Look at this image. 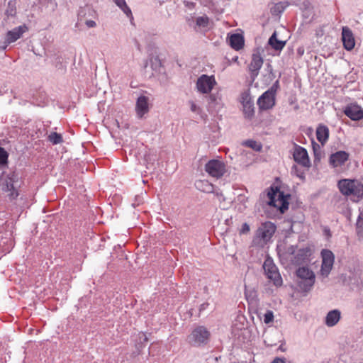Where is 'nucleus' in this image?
Segmentation results:
<instances>
[{"instance_id":"obj_50","label":"nucleus","mask_w":363,"mask_h":363,"mask_svg":"<svg viewBox=\"0 0 363 363\" xmlns=\"http://www.w3.org/2000/svg\"><path fill=\"white\" fill-rule=\"evenodd\" d=\"M210 98H211L212 100H214V99H215V98H214V97H213L212 96H210Z\"/></svg>"},{"instance_id":"obj_8","label":"nucleus","mask_w":363,"mask_h":363,"mask_svg":"<svg viewBox=\"0 0 363 363\" xmlns=\"http://www.w3.org/2000/svg\"><path fill=\"white\" fill-rule=\"evenodd\" d=\"M320 257L322 263L319 273L323 277H328L333 268L335 255L331 250L323 249L320 252Z\"/></svg>"},{"instance_id":"obj_39","label":"nucleus","mask_w":363,"mask_h":363,"mask_svg":"<svg viewBox=\"0 0 363 363\" xmlns=\"http://www.w3.org/2000/svg\"><path fill=\"white\" fill-rule=\"evenodd\" d=\"M311 143L314 153V163H315L316 160H318V144L314 141L313 139L311 140Z\"/></svg>"},{"instance_id":"obj_16","label":"nucleus","mask_w":363,"mask_h":363,"mask_svg":"<svg viewBox=\"0 0 363 363\" xmlns=\"http://www.w3.org/2000/svg\"><path fill=\"white\" fill-rule=\"evenodd\" d=\"M257 104L262 110L272 108L275 104V97L269 91H265L258 99Z\"/></svg>"},{"instance_id":"obj_45","label":"nucleus","mask_w":363,"mask_h":363,"mask_svg":"<svg viewBox=\"0 0 363 363\" xmlns=\"http://www.w3.org/2000/svg\"><path fill=\"white\" fill-rule=\"evenodd\" d=\"M272 363H285L284 360L281 358H275Z\"/></svg>"},{"instance_id":"obj_11","label":"nucleus","mask_w":363,"mask_h":363,"mask_svg":"<svg viewBox=\"0 0 363 363\" xmlns=\"http://www.w3.org/2000/svg\"><path fill=\"white\" fill-rule=\"evenodd\" d=\"M263 62V58L259 52L252 54L251 62L248 65V72L252 82L257 77Z\"/></svg>"},{"instance_id":"obj_4","label":"nucleus","mask_w":363,"mask_h":363,"mask_svg":"<svg viewBox=\"0 0 363 363\" xmlns=\"http://www.w3.org/2000/svg\"><path fill=\"white\" fill-rule=\"evenodd\" d=\"M269 198L268 204L277 208L281 213H284L289 208V194L285 195L278 187H271L267 193Z\"/></svg>"},{"instance_id":"obj_29","label":"nucleus","mask_w":363,"mask_h":363,"mask_svg":"<svg viewBox=\"0 0 363 363\" xmlns=\"http://www.w3.org/2000/svg\"><path fill=\"white\" fill-rule=\"evenodd\" d=\"M48 140L53 145L60 144L63 141L61 134L56 132L51 133L48 136Z\"/></svg>"},{"instance_id":"obj_7","label":"nucleus","mask_w":363,"mask_h":363,"mask_svg":"<svg viewBox=\"0 0 363 363\" xmlns=\"http://www.w3.org/2000/svg\"><path fill=\"white\" fill-rule=\"evenodd\" d=\"M287 253L290 256V260L293 264L301 265L308 259L311 250L307 247L298 249L296 246L291 245L288 247Z\"/></svg>"},{"instance_id":"obj_1","label":"nucleus","mask_w":363,"mask_h":363,"mask_svg":"<svg viewBox=\"0 0 363 363\" xmlns=\"http://www.w3.org/2000/svg\"><path fill=\"white\" fill-rule=\"evenodd\" d=\"M19 175L16 172H11L8 174L3 172L0 175V189L2 192L7 193L10 201L16 199L19 196Z\"/></svg>"},{"instance_id":"obj_19","label":"nucleus","mask_w":363,"mask_h":363,"mask_svg":"<svg viewBox=\"0 0 363 363\" xmlns=\"http://www.w3.org/2000/svg\"><path fill=\"white\" fill-rule=\"evenodd\" d=\"M342 40L344 48L347 50H351L354 48L355 42L352 30L348 27H343L342 30Z\"/></svg>"},{"instance_id":"obj_18","label":"nucleus","mask_w":363,"mask_h":363,"mask_svg":"<svg viewBox=\"0 0 363 363\" xmlns=\"http://www.w3.org/2000/svg\"><path fill=\"white\" fill-rule=\"evenodd\" d=\"M135 111L139 118H143L149 111V98L147 96L142 95L138 98Z\"/></svg>"},{"instance_id":"obj_23","label":"nucleus","mask_w":363,"mask_h":363,"mask_svg":"<svg viewBox=\"0 0 363 363\" xmlns=\"http://www.w3.org/2000/svg\"><path fill=\"white\" fill-rule=\"evenodd\" d=\"M340 319V312L337 310H333L330 311L325 317V324L328 327H333L335 325Z\"/></svg>"},{"instance_id":"obj_37","label":"nucleus","mask_w":363,"mask_h":363,"mask_svg":"<svg viewBox=\"0 0 363 363\" xmlns=\"http://www.w3.org/2000/svg\"><path fill=\"white\" fill-rule=\"evenodd\" d=\"M189 104H190V109L192 112L200 113V112L201 111L200 107H199L194 101H190Z\"/></svg>"},{"instance_id":"obj_26","label":"nucleus","mask_w":363,"mask_h":363,"mask_svg":"<svg viewBox=\"0 0 363 363\" xmlns=\"http://www.w3.org/2000/svg\"><path fill=\"white\" fill-rule=\"evenodd\" d=\"M116 6L128 16L133 17L132 12L129 6L127 5L125 0H113Z\"/></svg>"},{"instance_id":"obj_33","label":"nucleus","mask_w":363,"mask_h":363,"mask_svg":"<svg viewBox=\"0 0 363 363\" xmlns=\"http://www.w3.org/2000/svg\"><path fill=\"white\" fill-rule=\"evenodd\" d=\"M356 228L358 235L363 233V218L360 216L357 220Z\"/></svg>"},{"instance_id":"obj_22","label":"nucleus","mask_w":363,"mask_h":363,"mask_svg":"<svg viewBox=\"0 0 363 363\" xmlns=\"http://www.w3.org/2000/svg\"><path fill=\"white\" fill-rule=\"evenodd\" d=\"M229 43L231 48L235 50H239L244 46V38L242 35L235 33L230 35L229 38Z\"/></svg>"},{"instance_id":"obj_46","label":"nucleus","mask_w":363,"mask_h":363,"mask_svg":"<svg viewBox=\"0 0 363 363\" xmlns=\"http://www.w3.org/2000/svg\"><path fill=\"white\" fill-rule=\"evenodd\" d=\"M186 21H187L189 26H192V23L194 22L193 17L187 18H186Z\"/></svg>"},{"instance_id":"obj_51","label":"nucleus","mask_w":363,"mask_h":363,"mask_svg":"<svg viewBox=\"0 0 363 363\" xmlns=\"http://www.w3.org/2000/svg\"><path fill=\"white\" fill-rule=\"evenodd\" d=\"M268 67H269L272 69V66L269 64H268Z\"/></svg>"},{"instance_id":"obj_24","label":"nucleus","mask_w":363,"mask_h":363,"mask_svg":"<svg viewBox=\"0 0 363 363\" xmlns=\"http://www.w3.org/2000/svg\"><path fill=\"white\" fill-rule=\"evenodd\" d=\"M196 188L206 193L214 192V186L207 181H198L196 183Z\"/></svg>"},{"instance_id":"obj_25","label":"nucleus","mask_w":363,"mask_h":363,"mask_svg":"<svg viewBox=\"0 0 363 363\" xmlns=\"http://www.w3.org/2000/svg\"><path fill=\"white\" fill-rule=\"evenodd\" d=\"M329 138V129L324 125H319V143L322 145L328 141Z\"/></svg>"},{"instance_id":"obj_2","label":"nucleus","mask_w":363,"mask_h":363,"mask_svg":"<svg viewBox=\"0 0 363 363\" xmlns=\"http://www.w3.org/2000/svg\"><path fill=\"white\" fill-rule=\"evenodd\" d=\"M340 192L358 202L363 198V184L357 180L341 179L337 184Z\"/></svg>"},{"instance_id":"obj_27","label":"nucleus","mask_w":363,"mask_h":363,"mask_svg":"<svg viewBox=\"0 0 363 363\" xmlns=\"http://www.w3.org/2000/svg\"><path fill=\"white\" fill-rule=\"evenodd\" d=\"M209 18L206 15L199 16L196 18V25L194 26V28H196V27L199 28H208L209 25Z\"/></svg>"},{"instance_id":"obj_12","label":"nucleus","mask_w":363,"mask_h":363,"mask_svg":"<svg viewBox=\"0 0 363 363\" xmlns=\"http://www.w3.org/2000/svg\"><path fill=\"white\" fill-rule=\"evenodd\" d=\"M27 30V27L23 26H19L13 28L11 30H9L6 33L5 42L2 46H0V50H4L7 46L18 39H19L22 35Z\"/></svg>"},{"instance_id":"obj_48","label":"nucleus","mask_w":363,"mask_h":363,"mask_svg":"<svg viewBox=\"0 0 363 363\" xmlns=\"http://www.w3.org/2000/svg\"><path fill=\"white\" fill-rule=\"evenodd\" d=\"M315 133V135H316V138L318 139V128H316Z\"/></svg>"},{"instance_id":"obj_14","label":"nucleus","mask_w":363,"mask_h":363,"mask_svg":"<svg viewBox=\"0 0 363 363\" xmlns=\"http://www.w3.org/2000/svg\"><path fill=\"white\" fill-rule=\"evenodd\" d=\"M294 159L297 164L303 167H308L310 166V160L306 150L301 146L295 147Z\"/></svg>"},{"instance_id":"obj_49","label":"nucleus","mask_w":363,"mask_h":363,"mask_svg":"<svg viewBox=\"0 0 363 363\" xmlns=\"http://www.w3.org/2000/svg\"><path fill=\"white\" fill-rule=\"evenodd\" d=\"M144 341H145V342L147 341V338L145 335H144Z\"/></svg>"},{"instance_id":"obj_15","label":"nucleus","mask_w":363,"mask_h":363,"mask_svg":"<svg viewBox=\"0 0 363 363\" xmlns=\"http://www.w3.org/2000/svg\"><path fill=\"white\" fill-rule=\"evenodd\" d=\"M242 104L245 116L251 118L255 113V107L253 101L249 94L246 92L242 94Z\"/></svg>"},{"instance_id":"obj_17","label":"nucleus","mask_w":363,"mask_h":363,"mask_svg":"<svg viewBox=\"0 0 363 363\" xmlns=\"http://www.w3.org/2000/svg\"><path fill=\"white\" fill-rule=\"evenodd\" d=\"M344 113L352 121H359L363 118V109L356 104L347 106Z\"/></svg>"},{"instance_id":"obj_35","label":"nucleus","mask_w":363,"mask_h":363,"mask_svg":"<svg viewBox=\"0 0 363 363\" xmlns=\"http://www.w3.org/2000/svg\"><path fill=\"white\" fill-rule=\"evenodd\" d=\"M16 13V9L11 1L9 2L8 9L6 11V14L8 16H13Z\"/></svg>"},{"instance_id":"obj_9","label":"nucleus","mask_w":363,"mask_h":363,"mask_svg":"<svg viewBox=\"0 0 363 363\" xmlns=\"http://www.w3.org/2000/svg\"><path fill=\"white\" fill-rule=\"evenodd\" d=\"M263 269L268 279L272 280L275 286H279L282 284V279L279 272L278 268L271 257H267L264 260Z\"/></svg>"},{"instance_id":"obj_3","label":"nucleus","mask_w":363,"mask_h":363,"mask_svg":"<svg viewBox=\"0 0 363 363\" xmlns=\"http://www.w3.org/2000/svg\"><path fill=\"white\" fill-rule=\"evenodd\" d=\"M276 225L272 222L262 223L257 228L252 240L255 246H264L271 240L276 231Z\"/></svg>"},{"instance_id":"obj_31","label":"nucleus","mask_w":363,"mask_h":363,"mask_svg":"<svg viewBox=\"0 0 363 363\" xmlns=\"http://www.w3.org/2000/svg\"><path fill=\"white\" fill-rule=\"evenodd\" d=\"M303 167H298V164H294L291 167V174H295L299 178H303V171L301 169Z\"/></svg>"},{"instance_id":"obj_38","label":"nucleus","mask_w":363,"mask_h":363,"mask_svg":"<svg viewBox=\"0 0 363 363\" xmlns=\"http://www.w3.org/2000/svg\"><path fill=\"white\" fill-rule=\"evenodd\" d=\"M323 234L325 237V240L327 241H329L330 238L332 236L330 228L326 226H324L323 228Z\"/></svg>"},{"instance_id":"obj_28","label":"nucleus","mask_w":363,"mask_h":363,"mask_svg":"<svg viewBox=\"0 0 363 363\" xmlns=\"http://www.w3.org/2000/svg\"><path fill=\"white\" fill-rule=\"evenodd\" d=\"M9 156V152L4 147L0 146V169L8 166Z\"/></svg>"},{"instance_id":"obj_32","label":"nucleus","mask_w":363,"mask_h":363,"mask_svg":"<svg viewBox=\"0 0 363 363\" xmlns=\"http://www.w3.org/2000/svg\"><path fill=\"white\" fill-rule=\"evenodd\" d=\"M264 323L265 324H270L273 322L274 320V313L272 311H267V312L264 313Z\"/></svg>"},{"instance_id":"obj_43","label":"nucleus","mask_w":363,"mask_h":363,"mask_svg":"<svg viewBox=\"0 0 363 363\" xmlns=\"http://www.w3.org/2000/svg\"><path fill=\"white\" fill-rule=\"evenodd\" d=\"M209 303L206 302V303H202L200 307H199V311H204L206 309V308L208 306Z\"/></svg>"},{"instance_id":"obj_20","label":"nucleus","mask_w":363,"mask_h":363,"mask_svg":"<svg viewBox=\"0 0 363 363\" xmlns=\"http://www.w3.org/2000/svg\"><path fill=\"white\" fill-rule=\"evenodd\" d=\"M349 157L348 153L345 151H338L330 157V162L334 167H338L344 164Z\"/></svg>"},{"instance_id":"obj_5","label":"nucleus","mask_w":363,"mask_h":363,"mask_svg":"<svg viewBox=\"0 0 363 363\" xmlns=\"http://www.w3.org/2000/svg\"><path fill=\"white\" fill-rule=\"evenodd\" d=\"M296 284L299 291L307 292L311 290L315 283V276L308 267H299L296 270Z\"/></svg>"},{"instance_id":"obj_42","label":"nucleus","mask_w":363,"mask_h":363,"mask_svg":"<svg viewBox=\"0 0 363 363\" xmlns=\"http://www.w3.org/2000/svg\"><path fill=\"white\" fill-rule=\"evenodd\" d=\"M213 193L216 194V196L218 198V199L220 201H221V200L224 201L225 200V197L223 196V195L221 191H214Z\"/></svg>"},{"instance_id":"obj_30","label":"nucleus","mask_w":363,"mask_h":363,"mask_svg":"<svg viewBox=\"0 0 363 363\" xmlns=\"http://www.w3.org/2000/svg\"><path fill=\"white\" fill-rule=\"evenodd\" d=\"M245 145L257 152H260L262 149V145L260 143H257L252 140L245 141Z\"/></svg>"},{"instance_id":"obj_47","label":"nucleus","mask_w":363,"mask_h":363,"mask_svg":"<svg viewBox=\"0 0 363 363\" xmlns=\"http://www.w3.org/2000/svg\"><path fill=\"white\" fill-rule=\"evenodd\" d=\"M238 56H236V57H233V58L232 59V60H233V62H237V61H238Z\"/></svg>"},{"instance_id":"obj_41","label":"nucleus","mask_w":363,"mask_h":363,"mask_svg":"<svg viewBox=\"0 0 363 363\" xmlns=\"http://www.w3.org/2000/svg\"><path fill=\"white\" fill-rule=\"evenodd\" d=\"M85 23L89 28H94L96 26V22L92 20H88Z\"/></svg>"},{"instance_id":"obj_6","label":"nucleus","mask_w":363,"mask_h":363,"mask_svg":"<svg viewBox=\"0 0 363 363\" xmlns=\"http://www.w3.org/2000/svg\"><path fill=\"white\" fill-rule=\"evenodd\" d=\"M210 332L202 325L196 327L187 337L188 342L194 347H200L208 343L210 338Z\"/></svg>"},{"instance_id":"obj_21","label":"nucleus","mask_w":363,"mask_h":363,"mask_svg":"<svg viewBox=\"0 0 363 363\" xmlns=\"http://www.w3.org/2000/svg\"><path fill=\"white\" fill-rule=\"evenodd\" d=\"M286 40H281L277 38V31H274L268 40V44L275 50H281L286 45Z\"/></svg>"},{"instance_id":"obj_34","label":"nucleus","mask_w":363,"mask_h":363,"mask_svg":"<svg viewBox=\"0 0 363 363\" xmlns=\"http://www.w3.org/2000/svg\"><path fill=\"white\" fill-rule=\"evenodd\" d=\"M150 62L153 69H157L161 66V62L157 56L152 57L150 59Z\"/></svg>"},{"instance_id":"obj_13","label":"nucleus","mask_w":363,"mask_h":363,"mask_svg":"<svg viewBox=\"0 0 363 363\" xmlns=\"http://www.w3.org/2000/svg\"><path fill=\"white\" fill-rule=\"evenodd\" d=\"M216 84L215 79L213 76L206 74L201 75L197 80L196 86L198 90L203 94L210 92Z\"/></svg>"},{"instance_id":"obj_36","label":"nucleus","mask_w":363,"mask_h":363,"mask_svg":"<svg viewBox=\"0 0 363 363\" xmlns=\"http://www.w3.org/2000/svg\"><path fill=\"white\" fill-rule=\"evenodd\" d=\"M278 88H279V81L277 80L273 84V85L271 86V88L269 90H267V91H269L272 94V96H274L275 97V94H276Z\"/></svg>"},{"instance_id":"obj_52","label":"nucleus","mask_w":363,"mask_h":363,"mask_svg":"<svg viewBox=\"0 0 363 363\" xmlns=\"http://www.w3.org/2000/svg\"><path fill=\"white\" fill-rule=\"evenodd\" d=\"M184 3L186 4V6H188V4H189L188 2L186 3V1H184Z\"/></svg>"},{"instance_id":"obj_44","label":"nucleus","mask_w":363,"mask_h":363,"mask_svg":"<svg viewBox=\"0 0 363 363\" xmlns=\"http://www.w3.org/2000/svg\"><path fill=\"white\" fill-rule=\"evenodd\" d=\"M56 60H57L58 61L56 63L55 67L59 68V69L62 68V65L61 63L60 58V57H57Z\"/></svg>"},{"instance_id":"obj_40","label":"nucleus","mask_w":363,"mask_h":363,"mask_svg":"<svg viewBox=\"0 0 363 363\" xmlns=\"http://www.w3.org/2000/svg\"><path fill=\"white\" fill-rule=\"evenodd\" d=\"M250 230V225L247 223H245L242 225L240 233V234H247V233H249Z\"/></svg>"},{"instance_id":"obj_10","label":"nucleus","mask_w":363,"mask_h":363,"mask_svg":"<svg viewBox=\"0 0 363 363\" xmlns=\"http://www.w3.org/2000/svg\"><path fill=\"white\" fill-rule=\"evenodd\" d=\"M206 172L211 177L220 178L226 172L225 164L221 160H211L205 165Z\"/></svg>"}]
</instances>
